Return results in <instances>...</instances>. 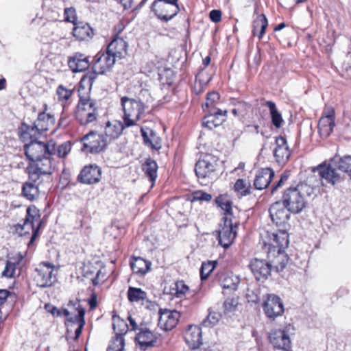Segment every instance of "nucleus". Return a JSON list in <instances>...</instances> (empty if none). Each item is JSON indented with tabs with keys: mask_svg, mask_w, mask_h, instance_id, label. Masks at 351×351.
I'll use <instances>...</instances> for the list:
<instances>
[{
	"mask_svg": "<svg viewBox=\"0 0 351 351\" xmlns=\"http://www.w3.org/2000/svg\"><path fill=\"white\" fill-rule=\"evenodd\" d=\"M53 141L47 143L31 141L25 143L24 150L27 158L31 161L27 167L29 178L35 182L41 175H50L56 168V162L51 158V150H54Z\"/></svg>",
	"mask_w": 351,
	"mask_h": 351,
	"instance_id": "obj_1",
	"label": "nucleus"
},
{
	"mask_svg": "<svg viewBox=\"0 0 351 351\" xmlns=\"http://www.w3.org/2000/svg\"><path fill=\"white\" fill-rule=\"evenodd\" d=\"M317 171L322 179L327 183L335 185L343 180L342 173H347L351 176V156H345L339 158L338 162L332 160L330 162H326L313 169Z\"/></svg>",
	"mask_w": 351,
	"mask_h": 351,
	"instance_id": "obj_2",
	"label": "nucleus"
},
{
	"mask_svg": "<svg viewBox=\"0 0 351 351\" xmlns=\"http://www.w3.org/2000/svg\"><path fill=\"white\" fill-rule=\"evenodd\" d=\"M312 189L306 184H298L287 189L282 195V202L287 209L293 214L301 213L306 207L307 200L304 193L310 195Z\"/></svg>",
	"mask_w": 351,
	"mask_h": 351,
	"instance_id": "obj_3",
	"label": "nucleus"
},
{
	"mask_svg": "<svg viewBox=\"0 0 351 351\" xmlns=\"http://www.w3.org/2000/svg\"><path fill=\"white\" fill-rule=\"evenodd\" d=\"M121 104L123 114L122 117L125 126L128 128L138 125L145 112V104L140 100H136L128 97H122Z\"/></svg>",
	"mask_w": 351,
	"mask_h": 351,
	"instance_id": "obj_4",
	"label": "nucleus"
},
{
	"mask_svg": "<svg viewBox=\"0 0 351 351\" xmlns=\"http://www.w3.org/2000/svg\"><path fill=\"white\" fill-rule=\"evenodd\" d=\"M79 92V101L76 106L75 116L76 120L82 125H86L96 121L98 110L96 103L88 95H82L81 90Z\"/></svg>",
	"mask_w": 351,
	"mask_h": 351,
	"instance_id": "obj_5",
	"label": "nucleus"
},
{
	"mask_svg": "<svg viewBox=\"0 0 351 351\" xmlns=\"http://www.w3.org/2000/svg\"><path fill=\"white\" fill-rule=\"evenodd\" d=\"M217 158L210 154L204 155L195 164V172L202 185H208L216 178Z\"/></svg>",
	"mask_w": 351,
	"mask_h": 351,
	"instance_id": "obj_6",
	"label": "nucleus"
},
{
	"mask_svg": "<svg viewBox=\"0 0 351 351\" xmlns=\"http://www.w3.org/2000/svg\"><path fill=\"white\" fill-rule=\"evenodd\" d=\"M81 141L83 143L82 150L90 154L100 153L108 145L102 134L95 131H90L84 135Z\"/></svg>",
	"mask_w": 351,
	"mask_h": 351,
	"instance_id": "obj_7",
	"label": "nucleus"
},
{
	"mask_svg": "<svg viewBox=\"0 0 351 351\" xmlns=\"http://www.w3.org/2000/svg\"><path fill=\"white\" fill-rule=\"evenodd\" d=\"M54 272V265L49 263H41L36 269L34 281L37 286L41 288L49 287L53 285L56 280Z\"/></svg>",
	"mask_w": 351,
	"mask_h": 351,
	"instance_id": "obj_8",
	"label": "nucleus"
},
{
	"mask_svg": "<svg viewBox=\"0 0 351 351\" xmlns=\"http://www.w3.org/2000/svg\"><path fill=\"white\" fill-rule=\"evenodd\" d=\"M223 224L219 230V243L225 249L228 248L233 243L237 235V224L234 225L232 217H223Z\"/></svg>",
	"mask_w": 351,
	"mask_h": 351,
	"instance_id": "obj_9",
	"label": "nucleus"
},
{
	"mask_svg": "<svg viewBox=\"0 0 351 351\" xmlns=\"http://www.w3.org/2000/svg\"><path fill=\"white\" fill-rule=\"evenodd\" d=\"M152 12L161 21L167 22L172 19L180 11L178 3L154 1L151 6Z\"/></svg>",
	"mask_w": 351,
	"mask_h": 351,
	"instance_id": "obj_10",
	"label": "nucleus"
},
{
	"mask_svg": "<svg viewBox=\"0 0 351 351\" xmlns=\"http://www.w3.org/2000/svg\"><path fill=\"white\" fill-rule=\"evenodd\" d=\"M262 307L265 315L269 319L281 316L285 311L282 300L275 294H267Z\"/></svg>",
	"mask_w": 351,
	"mask_h": 351,
	"instance_id": "obj_11",
	"label": "nucleus"
},
{
	"mask_svg": "<svg viewBox=\"0 0 351 351\" xmlns=\"http://www.w3.org/2000/svg\"><path fill=\"white\" fill-rule=\"evenodd\" d=\"M269 256L275 254L277 250H285L289 245V234L285 230H278L276 232L268 233Z\"/></svg>",
	"mask_w": 351,
	"mask_h": 351,
	"instance_id": "obj_12",
	"label": "nucleus"
},
{
	"mask_svg": "<svg viewBox=\"0 0 351 351\" xmlns=\"http://www.w3.org/2000/svg\"><path fill=\"white\" fill-rule=\"evenodd\" d=\"M252 273L258 281L265 280L271 275L272 265L270 262L259 258H254L250 263Z\"/></svg>",
	"mask_w": 351,
	"mask_h": 351,
	"instance_id": "obj_13",
	"label": "nucleus"
},
{
	"mask_svg": "<svg viewBox=\"0 0 351 351\" xmlns=\"http://www.w3.org/2000/svg\"><path fill=\"white\" fill-rule=\"evenodd\" d=\"M116 58L106 50L99 52L95 56V62L93 65V70L99 74L110 71L115 63Z\"/></svg>",
	"mask_w": 351,
	"mask_h": 351,
	"instance_id": "obj_14",
	"label": "nucleus"
},
{
	"mask_svg": "<svg viewBox=\"0 0 351 351\" xmlns=\"http://www.w3.org/2000/svg\"><path fill=\"white\" fill-rule=\"evenodd\" d=\"M158 326L163 330H171L175 328L180 317V313L177 311L168 309H160Z\"/></svg>",
	"mask_w": 351,
	"mask_h": 351,
	"instance_id": "obj_15",
	"label": "nucleus"
},
{
	"mask_svg": "<svg viewBox=\"0 0 351 351\" xmlns=\"http://www.w3.org/2000/svg\"><path fill=\"white\" fill-rule=\"evenodd\" d=\"M128 128V126L124 125L123 122L118 120H113L106 123L104 132L101 134L104 140L109 145L112 141L117 140L121 135L123 130Z\"/></svg>",
	"mask_w": 351,
	"mask_h": 351,
	"instance_id": "obj_16",
	"label": "nucleus"
},
{
	"mask_svg": "<svg viewBox=\"0 0 351 351\" xmlns=\"http://www.w3.org/2000/svg\"><path fill=\"white\" fill-rule=\"evenodd\" d=\"M208 111V114L204 116L202 124L209 130H213L221 125L226 120L227 110L212 108Z\"/></svg>",
	"mask_w": 351,
	"mask_h": 351,
	"instance_id": "obj_17",
	"label": "nucleus"
},
{
	"mask_svg": "<svg viewBox=\"0 0 351 351\" xmlns=\"http://www.w3.org/2000/svg\"><path fill=\"white\" fill-rule=\"evenodd\" d=\"M269 211L272 221L277 226L285 225L289 219L290 212L285 207L283 203L280 201L272 204Z\"/></svg>",
	"mask_w": 351,
	"mask_h": 351,
	"instance_id": "obj_18",
	"label": "nucleus"
},
{
	"mask_svg": "<svg viewBox=\"0 0 351 351\" xmlns=\"http://www.w3.org/2000/svg\"><path fill=\"white\" fill-rule=\"evenodd\" d=\"M275 145L274 156L276 162L279 165H284L288 161L291 156V151L287 145V141L285 137L279 136L276 138Z\"/></svg>",
	"mask_w": 351,
	"mask_h": 351,
	"instance_id": "obj_19",
	"label": "nucleus"
},
{
	"mask_svg": "<svg viewBox=\"0 0 351 351\" xmlns=\"http://www.w3.org/2000/svg\"><path fill=\"white\" fill-rule=\"evenodd\" d=\"M335 125V110L330 108L324 112L319 119L318 128L320 135L322 137H328L332 133Z\"/></svg>",
	"mask_w": 351,
	"mask_h": 351,
	"instance_id": "obj_20",
	"label": "nucleus"
},
{
	"mask_svg": "<svg viewBox=\"0 0 351 351\" xmlns=\"http://www.w3.org/2000/svg\"><path fill=\"white\" fill-rule=\"evenodd\" d=\"M101 176V169L93 165L86 166L77 176V180L83 184H92L99 182Z\"/></svg>",
	"mask_w": 351,
	"mask_h": 351,
	"instance_id": "obj_21",
	"label": "nucleus"
},
{
	"mask_svg": "<svg viewBox=\"0 0 351 351\" xmlns=\"http://www.w3.org/2000/svg\"><path fill=\"white\" fill-rule=\"evenodd\" d=\"M269 340L272 345L282 350H288L291 348L289 335L282 330H275L269 335Z\"/></svg>",
	"mask_w": 351,
	"mask_h": 351,
	"instance_id": "obj_22",
	"label": "nucleus"
},
{
	"mask_svg": "<svg viewBox=\"0 0 351 351\" xmlns=\"http://www.w3.org/2000/svg\"><path fill=\"white\" fill-rule=\"evenodd\" d=\"M40 226V221H39L36 228H35L34 225H32L30 223L23 221L22 224L18 223L12 226L11 229L13 233L18 234L21 237L32 233V237L29 242V245H30L34 243Z\"/></svg>",
	"mask_w": 351,
	"mask_h": 351,
	"instance_id": "obj_23",
	"label": "nucleus"
},
{
	"mask_svg": "<svg viewBox=\"0 0 351 351\" xmlns=\"http://www.w3.org/2000/svg\"><path fill=\"white\" fill-rule=\"evenodd\" d=\"M184 339L192 349H196L202 343V329L197 326H189L184 332Z\"/></svg>",
	"mask_w": 351,
	"mask_h": 351,
	"instance_id": "obj_24",
	"label": "nucleus"
},
{
	"mask_svg": "<svg viewBox=\"0 0 351 351\" xmlns=\"http://www.w3.org/2000/svg\"><path fill=\"white\" fill-rule=\"evenodd\" d=\"M68 65L74 73L82 72L90 66L88 58L81 53H75L68 59Z\"/></svg>",
	"mask_w": 351,
	"mask_h": 351,
	"instance_id": "obj_25",
	"label": "nucleus"
},
{
	"mask_svg": "<svg viewBox=\"0 0 351 351\" xmlns=\"http://www.w3.org/2000/svg\"><path fill=\"white\" fill-rule=\"evenodd\" d=\"M274 176V171L270 168L257 171L254 181V186L257 190H263L268 186Z\"/></svg>",
	"mask_w": 351,
	"mask_h": 351,
	"instance_id": "obj_26",
	"label": "nucleus"
},
{
	"mask_svg": "<svg viewBox=\"0 0 351 351\" xmlns=\"http://www.w3.org/2000/svg\"><path fill=\"white\" fill-rule=\"evenodd\" d=\"M69 306H73L75 309V311L77 312V314H75L74 317H69L68 321L72 323H77L78 328L75 330V338H78L81 335L82 331V328L85 324L84 315L85 310L80 304L79 301L77 302H69L68 304Z\"/></svg>",
	"mask_w": 351,
	"mask_h": 351,
	"instance_id": "obj_27",
	"label": "nucleus"
},
{
	"mask_svg": "<svg viewBox=\"0 0 351 351\" xmlns=\"http://www.w3.org/2000/svg\"><path fill=\"white\" fill-rule=\"evenodd\" d=\"M128 43L121 38H114L108 45L107 51L115 58H121L127 53Z\"/></svg>",
	"mask_w": 351,
	"mask_h": 351,
	"instance_id": "obj_28",
	"label": "nucleus"
},
{
	"mask_svg": "<svg viewBox=\"0 0 351 351\" xmlns=\"http://www.w3.org/2000/svg\"><path fill=\"white\" fill-rule=\"evenodd\" d=\"M136 339L140 347L143 350H146L148 347L154 346L156 339L152 330L145 325V328L139 329V332L136 334Z\"/></svg>",
	"mask_w": 351,
	"mask_h": 351,
	"instance_id": "obj_29",
	"label": "nucleus"
},
{
	"mask_svg": "<svg viewBox=\"0 0 351 351\" xmlns=\"http://www.w3.org/2000/svg\"><path fill=\"white\" fill-rule=\"evenodd\" d=\"M73 35L79 40H88L93 37L94 32L88 23L80 22L75 23Z\"/></svg>",
	"mask_w": 351,
	"mask_h": 351,
	"instance_id": "obj_30",
	"label": "nucleus"
},
{
	"mask_svg": "<svg viewBox=\"0 0 351 351\" xmlns=\"http://www.w3.org/2000/svg\"><path fill=\"white\" fill-rule=\"evenodd\" d=\"M141 132L145 145L155 150H159L161 149V138L154 130H149V132H147L143 128H141Z\"/></svg>",
	"mask_w": 351,
	"mask_h": 351,
	"instance_id": "obj_31",
	"label": "nucleus"
},
{
	"mask_svg": "<svg viewBox=\"0 0 351 351\" xmlns=\"http://www.w3.org/2000/svg\"><path fill=\"white\" fill-rule=\"evenodd\" d=\"M54 117L45 112H40L38 119L34 122V125L40 134L43 132L47 131L51 126L54 124Z\"/></svg>",
	"mask_w": 351,
	"mask_h": 351,
	"instance_id": "obj_32",
	"label": "nucleus"
},
{
	"mask_svg": "<svg viewBox=\"0 0 351 351\" xmlns=\"http://www.w3.org/2000/svg\"><path fill=\"white\" fill-rule=\"evenodd\" d=\"M40 134L35 126L29 125L25 123H22L19 128V136L20 138L27 143L28 141H36L38 136Z\"/></svg>",
	"mask_w": 351,
	"mask_h": 351,
	"instance_id": "obj_33",
	"label": "nucleus"
},
{
	"mask_svg": "<svg viewBox=\"0 0 351 351\" xmlns=\"http://www.w3.org/2000/svg\"><path fill=\"white\" fill-rule=\"evenodd\" d=\"M29 180L23 184L22 195L29 201H34L38 197L40 193L38 186L36 184L38 180L34 182L29 178Z\"/></svg>",
	"mask_w": 351,
	"mask_h": 351,
	"instance_id": "obj_34",
	"label": "nucleus"
},
{
	"mask_svg": "<svg viewBox=\"0 0 351 351\" xmlns=\"http://www.w3.org/2000/svg\"><path fill=\"white\" fill-rule=\"evenodd\" d=\"M268 25V21L265 14H260L253 22V36H257L261 39L265 32V29Z\"/></svg>",
	"mask_w": 351,
	"mask_h": 351,
	"instance_id": "obj_35",
	"label": "nucleus"
},
{
	"mask_svg": "<svg viewBox=\"0 0 351 351\" xmlns=\"http://www.w3.org/2000/svg\"><path fill=\"white\" fill-rule=\"evenodd\" d=\"M271 256H274V259L271 261L272 268H275L277 271L283 270L285 268L289 260V257L285 253V250H277L275 254H271L269 257Z\"/></svg>",
	"mask_w": 351,
	"mask_h": 351,
	"instance_id": "obj_36",
	"label": "nucleus"
},
{
	"mask_svg": "<svg viewBox=\"0 0 351 351\" xmlns=\"http://www.w3.org/2000/svg\"><path fill=\"white\" fill-rule=\"evenodd\" d=\"M151 263L141 257L134 258V261L130 262V266L134 273L141 275L145 274L151 267Z\"/></svg>",
	"mask_w": 351,
	"mask_h": 351,
	"instance_id": "obj_37",
	"label": "nucleus"
},
{
	"mask_svg": "<svg viewBox=\"0 0 351 351\" xmlns=\"http://www.w3.org/2000/svg\"><path fill=\"white\" fill-rule=\"evenodd\" d=\"M142 169L153 184L157 178L158 165L156 162L151 158H147L143 164Z\"/></svg>",
	"mask_w": 351,
	"mask_h": 351,
	"instance_id": "obj_38",
	"label": "nucleus"
},
{
	"mask_svg": "<svg viewBox=\"0 0 351 351\" xmlns=\"http://www.w3.org/2000/svg\"><path fill=\"white\" fill-rule=\"evenodd\" d=\"M265 106L268 107L271 115V123L276 128H281L284 120L282 117L281 113L278 110L274 102L271 101H267Z\"/></svg>",
	"mask_w": 351,
	"mask_h": 351,
	"instance_id": "obj_39",
	"label": "nucleus"
},
{
	"mask_svg": "<svg viewBox=\"0 0 351 351\" xmlns=\"http://www.w3.org/2000/svg\"><path fill=\"white\" fill-rule=\"evenodd\" d=\"M128 299L130 302H139L146 300L147 294L141 288L129 287L127 292Z\"/></svg>",
	"mask_w": 351,
	"mask_h": 351,
	"instance_id": "obj_40",
	"label": "nucleus"
},
{
	"mask_svg": "<svg viewBox=\"0 0 351 351\" xmlns=\"http://www.w3.org/2000/svg\"><path fill=\"white\" fill-rule=\"evenodd\" d=\"M112 327L117 337H123L128 330L126 322L117 315L112 317Z\"/></svg>",
	"mask_w": 351,
	"mask_h": 351,
	"instance_id": "obj_41",
	"label": "nucleus"
},
{
	"mask_svg": "<svg viewBox=\"0 0 351 351\" xmlns=\"http://www.w3.org/2000/svg\"><path fill=\"white\" fill-rule=\"evenodd\" d=\"M189 287L183 280L176 282L170 289V293L174 297L182 298L189 292Z\"/></svg>",
	"mask_w": 351,
	"mask_h": 351,
	"instance_id": "obj_42",
	"label": "nucleus"
},
{
	"mask_svg": "<svg viewBox=\"0 0 351 351\" xmlns=\"http://www.w3.org/2000/svg\"><path fill=\"white\" fill-rule=\"evenodd\" d=\"M220 280V285L223 289H230L231 291H236L238 288L239 279L233 276L224 275Z\"/></svg>",
	"mask_w": 351,
	"mask_h": 351,
	"instance_id": "obj_43",
	"label": "nucleus"
},
{
	"mask_svg": "<svg viewBox=\"0 0 351 351\" xmlns=\"http://www.w3.org/2000/svg\"><path fill=\"white\" fill-rule=\"evenodd\" d=\"M216 204L224 211L223 217L232 216V202L226 196H219L215 199Z\"/></svg>",
	"mask_w": 351,
	"mask_h": 351,
	"instance_id": "obj_44",
	"label": "nucleus"
},
{
	"mask_svg": "<svg viewBox=\"0 0 351 351\" xmlns=\"http://www.w3.org/2000/svg\"><path fill=\"white\" fill-rule=\"evenodd\" d=\"M217 265L216 261H208L203 262L200 268V276L202 280H205L212 273Z\"/></svg>",
	"mask_w": 351,
	"mask_h": 351,
	"instance_id": "obj_45",
	"label": "nucleus"
},
{
	"mask_svg": "<svg viewBox=\"0 0 351 351\" xmlns=\"http://www.w3.org/2000/svg\"><path fill=\"white\" fill-rule=\"evenodd\" d=\"M54 150H51V158L56 156L58 158H64L71 150V145L68 142L64 143L59 146H56V143L53 141Z\"/></svg>",
	"mask_w": 351,
	"mask_h": 351,
	"instance_id": "obj_46",
	"label": "nucleus"
},
{
	"mask_svg": "<svg viewBox=\"0 0 351 351\" xmlns=\"http://www.w3.org/2000/svg\"><path fill=\"white\" fill-rule=\"evenodd\" d=\"M40 217V211L34 206H30L27 208L26 216L24 221L34 225V223L38 221Z\"/></svg>",
	"mask_w": 351,
	"mask_h": 351,
	"instance_id": "obj_47",
	"label": "nucleus"
},
{
	"mask_svg": "<svg viewBox=\"0 0 351 351\" xmlns=\"http://www.w3.org/2000/svg\"><path fill=\"white\" fill-rule=\"evenodd\" d=\"M97 74L99 73L93 70V71L88 72L86 75H84L81 79L79 89H80L81 90H84L85 86H88L89 89H90L95 79L97 78Z\"/></svg>",
	"mask_w": 351,
	"mask_h": 351,
	"instance_id": "obj_48",
	"label": "nucleus"
},
{
	"mask_svg": "<svg viewBox=\"0 0 351 351\" xmlns=\"http://www.w3.org/2000/svg\"><path fill=\"white\" fill-rule=\"evenodd\" d=\"M234 189L241 195H247L250 193V183L243 179H238L234 184Z\"/></svg>",
	"mask_w": 351,
	"mask_h": 351,
	"instance_id": "obj_49",
	"label": "nucleus"
},
{
	"mask_svg": "<svg viewBox=\"0 0 351 351\" xmlns=\"http://www.w3.org/2000/svg\"><path fill=\"white\" fill-rule=\"evenodd\" d=\"M125 340L123 337H117L110 341L107 351H123Z\"/></svg>",
	"mask_w": 351,
	"mask_h": 351,
	"instance_id": "obj_50",
	"label": "nucleus"
},
{
	"mask_svg": "<svg viewBox=\"0 0 351 351\" xmlns=\"http://www.w3.org/2000/svg\"><path fill=\"white\" fill-rule=\"evenodd\" d=\"M56 93L59 101L66 102L73 95V90L71 89H67L64 86L60 85L57 88Z\"/></svg>",
	"mask_w": 351,
	"mask_h": 351,
	"instance_id": "obj_51",
	"label": "nucleus"
},
{
	"mask_svg": "<svg viewBox=\"0 0 351 351\" xmlns=\"http://www.w3.org/2000/svg\"><path fill=\"white\" fill-rule=\"evenodd\" d=\"M221 315L219 313L210 312L202 324L204 327H212L219 321Z\"/></svg>",
	"mask_w": 351,
	"mask_h": 351,
	"instance_id": "obj_52",
	"label": "nucleus"
},
{
	"mask_svg": "<svg viewBox=\"0 0 351 351\" xmlns=\"http://www.w3.org/2000/svg\"><path fill=\"white\" fill-rule=\"evenodd\" d=\"M220 96L216 92H211L207 94L206 97V102L204 105H202V108L204 111L209 108H215L214 105L218 102L219 100Z\"/></svg>",
	"mask_w": 351,
	"mask_h": 351,
	"instance_id": "obj_53",
	"label": "nucleus"
},
{
	"mask_svg": "<svg viewBox=\"0 0 351 351\" xmlns=\"http://www.w3.org/2000/svg\"><path fill=\"white\" fill-rule=\"evenodd\" d=\"M16 269V264L11 261H7L4 270L2 272V276L7 278H13Z\"/></svg>",
	"mask_w": 351,
	"mask_h": 351,
	"instance_id": "obj_54",
	"label": "nucleus"
},
{
	"mask_svg": "<svg viewBox=\"0 0 351 351\" xmlns=\"http://www.w3.org/2000/svg\"><path fill=\"white\" fill-rule=\"evenodd\" d=\"M238 304L237 300L234 298H228L223 303L225 312H232Z\"/></svg>",
	"mask_w": 351,
	"mask_h": 351,
	"instance_id": "obj_55",
	"label": "nucleus"
},
{
	"mask_svg": "<svg viewBox=\"0 0 351 351\" xmlns=\"http://www.w3.org/2000/svg\"><path fill=\"white\" fill-rule=\"evenodd\" d=\"M193 200L209 202L212 199V195L203 191H197L194 193L193 196Z\"/></svg>",
	"mask_w": 351,
	"mask_h": 351,
	"instance_id": "obj_56",
	"label": "nucleus"
},
{
	"mask_svg": "<svg viewBox=\"0 0 351 351\" xmlns=\"http://www.w3.org/2000/svg\"><path fill=\"white\" fill-rule=\"evenodd\" d=\"M64 19L68 22L74 23L75 19V10L73 8H68L64 9Z\"/></svg>",
	"mask_w": 351,
	"mask_h": 351,
	"instance_id": "obj_57",
	"label": "nucleus"
},
{
	"mask_svg": "<svg viewBox=\"0 0 351 351\" xmlns=\"http://www.w3.org/2000/svg\"><path fill=\"white\" fill-rule=\"evenodd\" d=\"M45 309L48 312L50 313L53 316H61V311L60 309H58L55 306L47 303L45 305Z\"/></svg>",
	"mask_w": 351,
	"mask_h": 351,
	"instance_id": "obj_58",
	"label": "nucleus"
},
{
	"mask_svg": "<svg viewBox=\"0 0 351 351\" xmlns=\"http://www.w3.org/2000/svg\"><path fill=\"white\" fill-rule=\"evenodd\" d=\"M288 178L289 176L287 173H282L276 184H275L271 188V193H274L275 191L278 190V188L281 187L285 184V182L288 180Z\"/></svg>",
	"mask_w": 351,
	"mask_h": 351,
	"instance_id": "obj_59",
	"label": "nucleus"
},
{
	"mask_svg": "<svg viewBox=\"0 0 351 351\" xmlns=\"http://www.w3.org/2000/svg\"><path fill=\"white\" fill-rule=\"evenodd\" d=\"M209 16L214 23H218L221 19V12L219 10H213L210 12Z\"/></svg>",
	"mask_w": 351,
	"mask_h": 351,
	"instance_id": "obj_60",
	"label": "nucleus"
},
{
	"mask_svg": "<svg viewBox=\"0 0 351 351\" xmlns=\"http://www.w3.org/2000/svg\"><path fill=\"white\" fill-rule=\"evenodd\" d=\"M204 73L200 72L196 75V83H199V86L206 85L210 80V77L204 78Z\"/></svg>",
	"mask_w": 351,
	"mask_h": 351,
	"instance_id": "obj_61",
	"label": "nucleus"
},
{
	"mask_svg": "<svg viewBox=\"0 0 351 351\" xmlns=\"http://www.w3.org/2000/svg\"><path fill=\"white\" fill-rule=\"evenodd\" d=\"M88 304L90 306V308L91 310L96 308V306L97 305V297L95 293H93L90 295V297L88 300Z\"/></svg>",
	"mask_w": 351,
	"mask_h": 351,
	"instance_id": "obj_62",
	"label": "nucleus"
},
{
	"mask_svg": "<svg viewBox=\"0 0 351 351\" xmlns=\"http://www.w3.org/2000/svg\"><path fill=\"white\" fill-rule=\"evenodd\" d=\"M10 295V291L6 289H0V306L2 305Z\"/></svg>",
	"mask_w": 351,
	"mask_h": 351,
	"instance_id": "obj_63",
	"label": "nucleus"
},
{
	"mask_svg": "<svg viewBox=\"0 0 351 351\" xmlns=\"http://www.w3.org/2000/svg\"><path fill=\"white\" fill-rule=\"evenodd\" d=\"M117 1L119 2L125 9L131 8L132 4V0H117Z\"/></svg>",
	"mask_w": 351,
	"mask_h": 351,
	"instance_id": "obj_64",
	"label": "nucleus"
}]
</instances>
